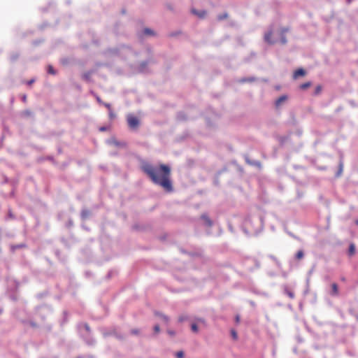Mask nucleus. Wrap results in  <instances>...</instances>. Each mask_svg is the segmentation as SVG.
<instances>
[{
    "label": "nucleus",
    "mask_w": 358,
    "mask_h": 358,
    "mask_svg": "<svg viewBox=\"0 0 358 358\" xmlns=\"http://www.w3.org/2000/svg\"><path fill=\"white\" fill-rule=\"evenodd\" d=\"M142 170L154 184L162 187L167 192L173 191L171 180V168L169 165L160 164L157 167L150 164H145L143 165Z\"/></svg>",
    "instance_id": "f257e3e1"
},
{
    "label": "nucleus",
    "mask_w": 358,
    "mask_h": 358,
    "mask_svg": "<svg viewBox=\"0 0 358 358\" xmlns=\"http://www.w3.org/2000/svg\"><path fill=\"white\" fill-rule=\"evenodd\" d=\"M78 330L81 336L84 338L85 343L89 345L94 344V339L90 336V328L87 323L78 324Z\"/></svg>",
    "instance_id": "f03ea898"
},
{
    "label": "nucleus",
    "mask_w": 358,
    "mask_h": 358,
    "mask_svg": "<svg viewBox=\"0 0 358 358\" xmlns=\"http://www.w3.org/2000/svg\"><path fill=\"white\" fill-rule=\"evenodd\" d=\"M127 123L130 129H136L140 124L139 120L136 116L129 114L127 115Z\"/></svg>",
    "instance_id": "7ed1b4c3"
},
{
    "label": "nucleus",
    "mask_w": 358,
    "mask_h": 358,
    "mask_svg": "<svg viewBox=\"0 0 358 358\" xmlns=\"http://www.w3.org/2000/svg\"><path fill=\"white\" fill-rule=\"evenodd\" d=\"M254 221H257L258 222H259V228L260 229H262V217H248L245 219V225L248 227H252V222Z\"/></svg>",
    "instance_id": "20e7f679"
},
{
    "label": "nucleus",
    "mask_w": 358,
    "mask_h": 358,
    "mask_svg": "<svg viewBox=\"0 0 358 358\" xmlns=\"http://www.w3.org/2000/svg\"><path fill=\"white\" fill-rule=\"evenodd\" d=\"M245 160L248 164L255 166L259 169H262V164L259 161L250 159V157L247 155L245 156Z\"/></svg>",
    "instance_id": "39448f33"
},
{
    "label": "nucleus",
    "mask_w": 358,
    "mask_h": 358,
    "mask_svg": "<svg viewBox=\"0 0 358 358\" xmlns=\"http://www.w3.org/2000/svg\"><path fill=\"white\" fill-rule=\"evenodd\" d=\"M148 61L142 62L138 67V72L142 73H148L149 70L148 68Z\"/></svg>",
    "instance_id": "423d86ee"
},
{
    "label": "nucleus",
    "mask_w": 358,
    "mask_h": 358,
    "mask_svg": "<svg viewBox=\"0 0 358 358\" xmlns=\"http://www.w3.org/2000/svg\"><path fill=\"white\" fill-rule=\"evenodd\" d=\"M201 218L204 221L206 226L210 227L213 225V221L210 220V218L208 216L207 214L204 213L201 215Z\"/></svg>",
    "instance_id": "0eeeda50"
},
{
    "label": "nucleus",
    "mask_w": 358,
    "mask_h": 358,
    "mask_svg": "<svg viewBox=\"0 0 358 358\" xmlns=\"http://www.w3.org/2000/svg\"><path fill=\"white\" fill-rule=\"evenodd\" d=\"M192 13L197 15L200 18H203L206 15V11L204 10H197L194 8L192 9Z\"/></svg>",
    "instance_id": "6e6552de"
},
{
    "label": "nucleus",
    "mask_w": 358,
    "mask_h": 358,
    "mask_svg": "<svg viewBox=\"0 0 358 358\" xmlns=\"http://www.w3.org/2000/svg\"><path fill=\"white\" fill-rule=\"evenodd\" d=\"M306 74V71L303 69H299L296 70L294 73L293 77L294 79H296L299 76H303Z\"/></svg>",
    "instance_id": "1a4fd4ad"
},
{
    "label": "nucleus",
    "mask_w": 358,
    "mask_h": 358,
    "mask_svg": "<svg viewBox=\"0 0 358 358\" xmlns=\"http://www.w3.org/2000/svg\"><path fill=\"white\" fill-rule=\"evenodd\" d=\"M284 293L287 294L290 299H293L295 296L294 293L288 288L287 285L283 287Z\"/></svg>",
    "instance_id": "9d476101"
},
{
    "label": "nucleus",
    "mask_w": 358,
    "mask_h": 358,
    "mask_svg": "<svg viewBox=\"0 0 358 358\" xmlns=\"http://www.w3.org/2000/svg\"><path fill=\"white\" fill-rule=\"evenodd\" d=\"M271 34H272L271 30L268 31L267 33H266L264 34V41L269 44L274 43V41L271 39Z\"/></svg>",
    "instance_id": "9b49d317"
},
{
    "label": "nucleus",
    "mask_w": 358,
    "mask_h": 358,
    "mask_svg": "<svg viewBox=\"0 0 358 358\" xmlns=\"http://www.w3.org/2000/svg\"><path fill=\"white\" fill-rule=\"evenodd\" d=\"M331 296H338V288L336 283H333L331 285V291L330 292Z\"/></svg>",
    "instance_id": "f8f14e48"
},
{
    "label": "nucleus",
    "mask_w": 358,
    "mask_h": 358,
    "mask_svg": "<svg viewBox=\"0 0 358 358\" xmlns=\"http://www.w3.org/2000/svg\"><path fill=\"white\" fill-rule=\"evenodd\" d=\"M288 31H289L288 28H283L282 29V34H281V36H280V42L282 44L287 43V38H286V36H285V33Z\"/></svg>",
    "instance_id": "ddd939ff"
},
{
    "label": "nucleus",
    "mask_w": 358,
    "mask_h": 358,
    "mask_svg": "<svg viewBox=\"0 0 358 358\" xmlns=\"http://www.w3.org/2000/svg\"><path fill=\"white\" fill-rule=\"evenodd\" d=\"M287 96L286 95H282V96H280V97H279V98L275 101V106H276V107L280 106V104H281L283 101H286V100H287Z\"/></svg>",
    "instance_id": "4468645a"
},
{
    "label": "nucleus",
    "mask_w": 358,
    "mask_h": 358,
    "mask_svg": "<svg viewBox=\"0 0 358 358\" xmlns=\"http://www.w3.org/2000/svg\"><path fill=\"white\" fill-rule=\"evenodd\" d=\"M90 215V211L87 209H83L80 213L82 220H86Z\"/></svg>",
    "instance_id": "2eb2a0df"
},
{
    "label": "nucleus",
    "mask_w": 358,
    "mask_h": 358,
    "mask_svg": "<svg viewBox=\"0 0 358 358\" xmlns=\"http://www.w3.org/2000/svg\"><path fill=\"white\" fill-rule=\"evenodd\" d=\"M91 74H92V71H87V72L84 73L82 76L83 79L88 83H90L91 82Z\"/></svg>",
    "instance_id": "dca6fc26"
},
{
    "label": "nucleus",
    "mask_w": 358,
    "mask_h": 358,
    "mask_svg": "<svg viewBox=\"0 0 358 358\" xmlns=\"http://www.w3.org/2000/svg\"><path fill=\"white\" fill-rule=\"evenodd\" d=\"M355 253V245L354 243H350L349 245V249L348 251V254L349 256H352Z\"/></svg>",
    "instance_id": "f3484780"
},
{
    "label": "nucleus",
    "mask_w": 358,
    "mask_h": 358,
    "mask_svg": "<svg viewBox=\"0 0 358 358\" xmlns=\"http://www.w3.org/2000/svg\"><path fill=\"white\" fill-rule=\"evenodd\" d=\"M21 116L23 117H33L34 114L30 110H25L21 113Z\"/></svg>",
    "instance_id": "a211bd4d"
},
{
    "label": "nucleus",
    "mask_w": 358,
    "mask_h": 358,
    "mask_svg": "<svg viewBox=\"0 0 358 358\" xmlns=\"http://www.w3.org/2000/svg\"><path fill=\"white\" fill-rule=\"evenodd\" d=\"M47 72H48V73L53 75V76L57 74V71L53 68V66L52 65L48 66Z\"/></svg>",
    "instance_id": "6ab92c4d"
},
{
    "label": "nucleus",
    "mask_w": 358,
    "mask_h": 358,
    "mask_svg": "<svg viewBox=\"0 0 358 358\" xmlns=\"http://www.w3.org/2000/svg\"><path fill=\"white\" fill-rule=\"evenodd\" d=\"M255 79L256 78L255 77L243 78L239 80V83H246V82H252V81L255 80Z\"/></svg>",
    "instance_id": "aec40b11"
},
{
    "label": "nucleus",
    "mask_w": 358,
    "mask_h": 358,
    "mask_svg": "<svg viewBox=\"0 0 358 358\" xmlns=\"http://www.w3.org/2000/svg\"><path fill=\"white\" fill-rule=\"evenodd\" d=\"M304 256V252L303 250H299L295 255V258L297 259H300L303 258Z\"/></svg>",
    "instance_id": "412c9836"
},
{
    "label": "nucleus",
    "mask_w": 358,
    "mask_h": 358,
    "mask_svg": "<svg viewBox=\"0 0 358 358\" xmlns=\"http://www.w3.org/2000/svg\"><path fill=\"white\" fill-rule=\"evenodd\" d=\"M26 246L25 244L24 243H22V244H18V245H12L11 246V250L12 251H15V250L17 249H20V248H24Z\"/></svg>",
    "instance_id": "4be33fe9"
},
{
    "label": "nucleus",
    "mask_w": 358,
    "mask_h": 358,
    "mask_svg": "<svg viewBox=\"0 0 358 358\" xmlns=\"http://www.w3.org/2000/svg\"><path fill=\"white\" fill-rule=\"evenodd\" d=\"M177 118L179 120H185L187 119L186 117H185V113L183 112H179L177 114Z\"/></svg>",
    "instance_id": "5701e85b"
},
{
    "label": "nucleus",
    "mask_w": 358,
    "mask_h": 358,
    "mask_svg": "<svg viewBox=\"0 0 358 358\" xmlns=\"http://www.w3.org/2000/svg\"><path fill=\"white\" fill-rule=\"evenodd\" d=\"M269 257L275 263L276 266L280 268L281 266L280 262L278 260V259L273 255H269Z\"/></svg>",
    "instance_id": "b1692460"
},
{
    "label": "nucleus",
    "mask_w": 358,
    "mask_h": 358,
    "mask_svg": "<svg viewBox=\"0 0 358 358\" xmlns=\"http://www.w3.org/2000/svg\"><path fill=\"white\" fill-rule=\"evenodd\" d=\"M143 33L147 35L152 36L155 34L154 31L150 28H145L143 30Z\"/></svg>",
    "instance_id": "393cba45"
},
{
    "label": "nucleus",
    "mask_w": 358,
    "mask_h": 358,
    "mask_svg": "<svg viewBox=\"0 0 358 358\" xmlns=\"http://www.w3.org/2000/svg\"><path fill=\"white\" fill-rule=\"evenodd\" d=\"M155 314H156L157 315L159 316L160 317H162V318L163 319V320H164L166 323H167V322H169V317H168L166 315H163V314H162V313H158V312H157Z\"/></svg>",
    "instance_id": "a878e982"
},
{
    "label": "nucleus",
    "mask_w": 358,
    "mask_h": 358,
    "mask_svg": "<svg viewBox=\"0 0 358 358\" xmlns=\"http://www.w3.org/2000/svg\"><path fill=\"white\" fill-rule=\"evenodd\" d=\"M311 85V83L310 82H306L305 83H303L300 85V88L301 90H306L307 89L308 87H309Z\"/></svg>",
    "instance_id": "bb28decb"
},
{
    "label": "nucleus",
    "mask_w": 358,
    "mask_h": 358,
    "mask_svg": "<svg viewBox=\"0 0 358 358\" xmlns=\"http://www.w3.org/2000/svg\"><path fill=\"white\" fill-rule=\"evenodd\" d=\"M227 17H228V14L227 13H224L222 14L217 15V20H223L227 18Z\"/></svg>",
    "instance_id": "cd10ccee"
},
{
    "label": "nucleus",
    "mask_w": 358,
    "mask_h": 358,
    "mask_svg": "<svg viewBox=\"0 0 358 358\" xmlns=\"http://www.w3.org/2000/svg\"><path fill=\"white\" fill-rule=\"evenodd\" d=\"M91 94L94 95V96L95 97L96 101L99 103V104H101L103 103L102 101V100L101 99V98L96 94H95L94 92H91Z\"/></svg>",
    "instance_id": "c85d7f7f"
},
{
    "label": "nucleus",
    "mask_w": 358,
    "mask_h": 358,
    "mask_svg": "<svg viewBox=\"0 0 358 358\" xmlns=\"http://www.w3.org/2000/svg\"><path fill=\"white\" fill-rule=\"evenodd\" d=\"M191 329L193 332L197 333L199 331L198 326L196 323H193L191 324Z\"/></svg>",
    "instance_id": "c756f323"
},
{
    "label": "nucleus",
    "mask_w": 358,
    "mask_h": 358,
    "mask_svg": "<svg viewBox=\"0 0 358 358\" xmlns=\"http://www.w3.org/2000/svg\"><path fill=\"white\" fill-rule=\"evenodd\" d=\"M8 219H15V215L13 214L11 210H8V215L6 217V220H8Z\"/></svg>",
    "instance_id": "7c9ffc66"
},
{
    "label": "nucleus",
    "mask_w": 358,
    "mask_h": 358,
    "mask_svg": "<svg viewBox=\"0 0 358 358\" xmlns=\"http://www.w3.org/2000/svg\"><path fill=\"white\" fill-rule=\"evenodd\" d=\"M342 171H343V163L340 162L339 169H338V172L336 173V176H339L341 174Z\"/></svg>",
    "instance_id": "2f4dec72"
},
{
    "label": "nucleus",
    "mask_w": 358,
    "mask_h": 358,
    "mask_svg": "<svg viewBox=\"0 0 358 358\" xmlns=\"http://www.w3.org/2000/svg\"><path fill=\"white\" fill-rule=\"evenodd\" d=\"M231 334L232 338L234 340L237 339L238 335H237V333H236V331L235 330H234V329L231 330Z\"/></svg>",
    "instance_id": "473e14b6"
},
{
    "label": "nucleus",
    "mask_w": 358,
    "mask_h": 358,
    "mask_svg": "<svg viewBox=\"0 0 358 358\" xmlns=\"http://www.w3.org/2000/svg\"><path fill=\"white\" fill-rule=\"evenodd\" d=\"M321 90L322 87L320 85H317L315 90V94H318L321 92Z\"/></svg>",
    "instance_id": "72a5a7b5"
},
{
    "label": "nucleus",
    "mask_w": 358,
    "mask_h": 358,
    "mask_svg": "<svg viewBox=\"0 0 358 358\" xmlns=\"http://www.w3.org/2000/svg\"><path fill=\"white\" fill-rule=\"evenodd\" d=\"M184 357V352L182 351H178L176 353L177 358H182Z\"/></svg>",
    "instance_id": "f704fd0d"
},
{
    "label": "nucleus",
    "mask_w": 358,
    "mask_h": 358,
    "mask_svg": "<svg viewBox=\"0 0 358 358\" xmlns=\"http://www.w3.org/2000/svg\"><path fill=\"white\" fill-rule=\"evenodd\" d=\"M159 331H160V328H159V324H156V325H155V326H154V331H155V334H157V333H159Z\"/></svg>",
    "instance_id": "c9c22d12"
},
{
    "label": "nucleus",
    "mask_w": 358,
    "mask_h": 358,
    "mask_svg": "<svg viewBox=\"0 0 358 358\" xmlns=\"http://www.w3.org/2000/svg\"><path fill=\"white\" fill-rule=\"evenodd\" d=\"M109 116L110 119H113L115 117V114L113 113L112 110H109Z\"/></svg>",
    "instance_id": "e433bc0d"
},
{
    "label": "nucleus",
    "mask_w": 358,
    "mask_h": 358,
    "mask_svg": "<svg viewBox=\"0 0 358 358\" xmlns=\"http://www.w3.org/2000/svg\"><path fill=\"white\" fill-rule=\"evenodd\" d=\"M103 106H104L106 108H107L108 109V110H112L111 109V105L110 103H102Z\"/></svg>",
    "instance_id": "4c0bfd02"
},
{
    "label": "nucleus",
    "mask_w": 358,
    "mask_h": 358,
    "mask_svg": "<svg viewBox=\"0 0 358 358\" xmlns=\"http://www.w3.org/2000/svg\"><path fill=\"white\" fill-rule=\"evenodd\" d=\"M131 334H134V335H137V334H139V330L136 329H131Z\"/></svg>",
    "instance_id": "58836bf2"
},
{
    "label": "nucleus",
    "mask_w": 358,
    "mask_h": 358,
    "mask_svg": "<svg viewBox=\"0 0 358 358\" xmlns=\"http://www.w3.org/2000/svg\"><path fill=\"white\" fill-rule=\"evenodd\" d=\"M115 145L116 146H118V147H120V146H123L124 145V143H122V142H120V141H115L114 142Z\"/></svg>",
    "instance_id": "ea45409f"
},
{
    "label": "nucleus",
    "mask_w": 358,
    "mask_h": 358,
    "mask_svg": "<svg viewBox=\"0 0 358 358\" xmlns=\"http://www.w3.org/2000/svg\"><path fill=\"white\" fill-rule=\"evenodd\" d=\"M196 320H197L198 323L205 324V320L203 319H202V318H199Z\"/></svg>",
    "instance_id": "a19ab883"
},
{
    "label": "nucleus",
    "mask_w": 358,
    "mask_h": 358,
    "mask_svg": "<svg viewBox=\"0 0 358 358\" xmlns=\"http://www.w3.org/2000/svg\"><path fill=\"white\" fill-rule=\"evenodd\" d=\"M34 82H35V80H34V79H31V80H29V81H27V84L28 85H30L33 84Z\"/></svg>",
    "instance_id": "79ce46f5"
},
{
    "label": "nucleus",
    "mask_w": 358,
    "mask_h": 358,
    "mask_svg": "<svg viewBox=\"0 0 358 358\" xmlns=\"http://www.w3.org/2000/svg\"><path fill=\"white\" fill-rule=\"evenodd\" d=\"M17 57H18L17 55H12L10 57V59L13 62V61L16 60L17 59Z\"/></svg>",
    "instance_id": "37998d69"
},
{
    "label": "nucleus",
    "mask_w": 358,
    "mask_h": 358,
    "mask_svg": "<svg viewBox=\"0 0 358 358\" xmlns=\"http://www.w3.org/2000/svg\"><path fill=\"white\" fill-rule=\"evenodd\" d=\"M73 225V221L71 220H69L67 223V227H70Z\"/></svg>",
    "instance_id": "c03bdc74"
},
{
    "label": "nucleus",
    "mask_w": 358,
    "mask_h": 358,
    "mask_svg": "<svg viewBox=\"0 0 358 358\" xmlns=\"http://www.w3.org/2000/svg\"><path fill=\"white\" fill-rule=\"evenodd\" d=\"M22 101L23 102H26L27 101V96L25 94H24L22 96Z\"/></svg>",
    "instance_id": "a18cd8bd"
},
{
    "label": "nucleus",
    "mask_w": 358,
    "mask_h": 358,
    "mask_svg": "<svg viewBox=\"0 0 358 358\" xmlns=\"http://www.w3.org/2000/svg\"><path fill=\"white\" fill-rule=\"evenodd\" d=\"M239 321H240V316L239 315H236V322H239Z\"/></svg>",
    "instance_id": "49530a36"
},
{
    "label": "nucleus",
    "mask_w": 358,
    "mask_h": 358,
    "mask_svg": "<svg viewBox=\"0 0 358 358\" xmlns=\"http://www.w3.org/2000/svg\"><path fill=\"white\" fill-rule=\"evenodd\" d=\"M168 332L171 335H174L175 334V332L173 331H169Z\"/></svg>",
    "instance_id": "de8ad7c7"
},
{
    "label": "nucleus",
    "mask_w": 358,
    "mask_h": 358,
    "mask_svg": "<svg viewBox=\"0 0 358 358\" xmlns=\"http://www.w3.org/2000/svg\"><path fill=\"white\" fill-rule=\"evenodd\" d=\"M106 128L105 127H102L100 128V131H106Z\"/></svg>",
    "instance_id": "09e8293b"
},
{
    "label": "nucleus",
    "mask_w": 358,
    "mask_h": 358,
    "mask_svg": "<svg viewBox=\"0 0 358 358\" xmlns=\"http://www.w3.org/2000/svg\"><path fill=\"white\" fill-rule=\"evenodd\" d=\"M184 320H185V318H184L183 317H180L179 318V321H180V322H182V321H184Z\"/></svg>",
    "instance_id": "8fccbe9b"
},
{
    "label": "nucleus",
    "mask_w": 358,
    "mask_h": 358,
    "mask_svg": "<svg viewBox=\"0 0 358 358\" xmlns=\"http://www.w3.org/2000/svg\"><path fill=\"white\" fill-rule=\"evenodd\" d=\"M111 274H112V272L110 271L108 273V278H110L111 276Z\"/></svg>",
    "instance_id": "3c124183"
},
{
    "label": "nucleus",
    "mask_w": 358,
    "mask_h": 358,
    "mask_svg": "<svg viewBox=\"0 0 358 358\" xmlns=\"http://www.w3.org/2000/svg\"><path fill=\"white\" fill-rule=\"evenodd\" d=\"M110 52L115 53V52H116V50H110Z\"/></svg>",
    "instance_id": "603ef678"
},
{
    "label": "nucleus",
    "mask_w": 358,
    "mask_h": 358,
    "mask_svg": "<svg viewBox=\"0 0 358 358\" xmlns=\"http://www.w3.org/2000/svg\"><path fill=\"white\" fill-rule=\"evenodd\" d=\"M13 101H14V97H12V98H11V99H10V102H11V103H13Z\"/></svg>",
    "instance_id": "864d4df0"
},
{
    "label": "nucleus",
    "mask_w": 358,
    "mask_h": 358,
    "mask_svg": "<svg viewBox=\"0 0 358 358\" xmlns=\"http://www.w3.org/2000/svg\"><path fill=\"white\" fill-rule=\"evenodd\" d=\"M356 224H358V220H356Z\"/></svg>",
    "instance_id": "5fc2aeb1"
},
{
    "label": "nucleus",
    "mask_w": 358,
    "mask_h": 358,
    "mask_svg": "<svg viewBox=\"0 0 358 358\" xmlns=\"http://www.w3.org/2000/svg\"><path fill=\"white\" fill-rule=\"evenodd\" d=\"M0 313H1V310H0Z\"/></svg>",
    "instance_id": "6e6d98bb"
}]
</instances>
